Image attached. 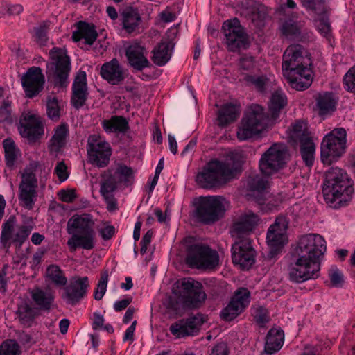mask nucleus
Returning a JSON list of instances; mask_svg holds the SVG:
<instances>
[{
	"instance_id": "obj_7",
	"label": "nucleus",
	"mask_w": 355,
	"mask_h": 355,
	"mask_svg": "<svg viewBox=\"0 0 355 355\" xmlns=\"http://www.w3.org/2000/svg\"><path fill=\"white\" fill-rule=\"evenodd\" d=\"M51 61L47 64V73L55 87H66L71 71V60L67 50L53 47L49 51Z\"/></svg>"
},
{
	"instance_id": "obj_27",
	"label": "nucleus",
	"mask_w": 355,
	"mask_h": 355,
	"mask_svg": "<svg viewBox=\"0 0 355 355\" xmlns=\"http://www.w3.org/2000/svg\"><path fill=\"white\" fill-rule=\"evenodd\" d=\"M88 96L87 75L85 71H80L72 84L71 105L76 110L80 109L85 104Z\"/></svg>"
},
{
	"instance_id": "obj_1",
	"label": "nucleus",
	"mask_w": 355,
	"mask_h": 355,
	"mask_svg": "<svg viewBox=\"0 0 355 355\" xmlns=\"http://www.w3.org/2000/svg\"><path fill=\"white\" fill-rule=\"evenodd\" d=\"M326 241L315 234L302 236L298 241L289 265V278L296 283H302L319 277L320 257L326 252Z\"/></svg>"
},
{
	"instance_id": "obj_8",
	"label": "nucleus",
	"mask_w": 355,
	"mask_h": 355,
	"mask_svg": "<svg viewBox=\"0 0 355 355\" xmlns=\"http://www.w3.org/2000/svg\"><path fill=\"white\" fill-rule=\"evenodd\" d=\"M229 207V202L223 196H201L198 198L197 216L205 223H213L222 218Z\"/></svg>"
},
{
	"instance_id": "obj_58",
	"label": "nucleus",
	"mask_w": 355,
	"mask_h": 355,
	"mask_svg": "<svg viewBox=\"0 0 355 355\" xmlns=\"http://www.w3.org/2000/svg\"><path fill=\"white\" fill-rule=\"evenodd\" d=\"M66 135H53L51 139V148L58 150L65 144Z\"/></svg>"
},
{
	"instance_id": "obj_31",
	"label": "nucleus",
	"mask_w": 355,
	"mask_h": 355,
	"mask_svg": "<svg viewBox=\"0 0 355 355\" xmlns=\"http://www.w3.org/2000/svg\"><path fill=\"white\" fill-rule=\"evenodd\" d=\"M241 105L232 103L223 104L218 110L215 123L220 128H226L239 116Z\"/></svg>"
},
{
	"instance_id": "obj_28",
	"label": "nucleus",
	"mask_w": 355,
	"mask_h": 355,
	"mask_svg": "<svg viewBox=\"0 0 355 355\" xmlns=\"http://www.w3.org/2000/svg\"><path fill=\"white\" fill-rule=\"evenodd\" d=\"M203 324L202 317L200 315L187 320H180L170 327L171 333L177 338L193 336L198 331Z\"/></svg>"
},
{
	"instance_id": "obj_19",
	"label": "nucleus",
	"mask_w": 355,
	"mask_h": 355,
	"mask_svg": "<svg viewBox=\"0 0 355 355\" xmlns=\"http://www.w3.org/2000/svg\"><path fill=\"white\" fill-rule=\"evenodd\" d=\"M311 63H304L295 67L282 70L284 76L288 80L291 87L297 90L303 91L308 89L312 82V71L308 66Z\"/></svg>"
},
{
	"instance_id": "obj_10",
	"label": "nucleus",
	"mask_w": 355,
	"mask_h": 355,
	"mask_svg": "<svg viewBox=\"0 0 355 355\" xmlns=\"http://www.w3.org/2000/svg\"><path fill=\"white\" fill-rule=\"evenodd\" d=\"M186 262L193 268L212 270L219 265V254L207 245L195 244L189 247Z\"/></svg>"
},
{
	"instance_id": "obj_62",
	"label": "nucleus",
	"mask_w": 355,
	"mask_h": 355,
	"mask_svg": "<svg viewBox=\"0 0 355 355\" xmlns=\"http://www.w3.org/2000/svg\"><path fill=\"white\" fill-rule=\"evenodd\" d=\"M210 355H228L227 346L224 343H220L212 349Z\"/></svg>"
},
{
	"instance_id": "obj_61",
	"label": "nucleus",
	"mask_w": 355,
	"mask_h": 355,
	"mask_svg": "<svg viewBox=\"0 0 355 355\" xmlns=\"http://www.w3.org/2000/svg\"><path fill=\"white\" fill-rule=\"evenodd\" d=\"M99 234L103 240H109L114 234V228L111 225L105 226L99 230Z\"/></svg>"
},
{
	"instance_id": "obj_37",
	"label": "nucleus",
	"mask_w": 355,
	"mask_h": 355,
	"mask_svg": "<svg viewBox=\"0 0 355 355\" xmlns=\"http://www.w3.org/2000/svg\"><path fill=\"white\" fill-rule=\"evenodd\" d=\"M173 46L170 42H162L157 44L152 51V60L155 64L162 67L170 60Z\"/></svg>"
},
{
	"instance_id": "obj_41",
	"label": "nucleus",
	"mask_w": 355,
	"mask_h": 355,
	"mask_svg": "<svg viewBox=\"0 0 355 355\" xmlns=\"http://www.w3.org/2000/svg\"><path fill=\"white\" fill-rule=\"evenodd\" d=\"M31 297L40 309L49 310L54 301L55 294L54 292L50 289L44 291L37 288L31 291Z\"/></svg>"
},
{
	"instance_id": "obj_34",
	"label": "nucleus",
	"mask_w": 355,
	"mask_h": 355,
	"mask_svg": "<svg viewBox=\"0 0 355 355\" xmlns=\"http://www.w3.org/2000/svg\"><path fill=\"white\" fill-rule=\"evenodd\" d=\"M121 24L123 30L128 34L139 33L142 19L137 8L129 7L121 14Z\"/></svg>"
},
{
	"instance_id": "obj_39",
	"label": "nucleus",
	"mask_w": 355,
	"mask_h": 355,
	"mask_svg": "<svg viewBox=\"0 0 355 355\" xmlns=\"http://www.w3.org/2000/svg\"><path fill=\"white\" fill-rule=\"evenodd\" d=\"M246 186L251 192L250 195L257 200V197L263 196L268 193L269 182L266 178L255 175L248 178Z\"/></svg>"
},
{
	"instance_id": "obj_12",
	"label": "nucleus",
	"mask_w": 355,
	"mask_h": 355,
	"mask_svg": "<svg viewBox=\"0 0 355 355\" xmlns=\"http://www.w3.org/2000/svg\"><path fill=\"white\" fill-rule=\"evenodd\" d=\"M288 220L284 216H279L272 224L266 235V241L270 248L268 257L273 258L279 250L287 243V229Z\"/></svg>"
},
{
	"instance_id": "obj_20",
	"label": "nucleus",
	"mask_w": 355,
	"mask_h": 355,
	"mask_svg": "<svg viewBox=\"0 0 355 355\" xmlns=\"http://www.w3.org/2000/svg\"><path fill=\"white\" fill-rule=\"evenodd\" d=\"M88 287L87 277H73L64 287L62 298L66 304L76 306L86 296Z\"/></svg>"
},
{
	"instance_id": "obj_59",
	"label": "nucleus",
	"mask_w": 355,
	"mask_h": 355,
	"mask_svg": "<svg viewBox=\"0 0 355 355\" xmlns=\"http://www.w3.org/2000/svg\"><path fill=\"white\" fill-rule=\"evenodd\" d=\"M255 60L253 57L244 56L240 59L239 67L241 69L250 71L254 67Z\"/></svg>"
},
{
	"instance_id": "obj_13",
	"label": "nucleus",
	"mask_w": 355,
	"mask_h": 355,
	"mask_svg": "<svg viewBox=\"0 0 355 355\" xmlns=\"http://www.w3.org/2000/svg\"><path fill=\"white\" fill-rule=\"evenodd\" d=\"M286 147L283 144H274L265 152L259 160V168L267 176L278 171L286 164Z\"/></svg>"
},
{
	"instance_id": "obj_33",
	"label": "nucleus",
	"mask_w": 355,
	"mask_h": 355,
	"mask_svg": "<svg viewBox=\"0 0 355 355\" xmlns=\"http://www.w3.org/2000/svg\"><path fill=\"white\" fill-rule=\"evenodd\" d=\"M95 26L88 22L79 21L76 23V29L72 33V40L75 42L85 40V43L92 45L98 37Z\"/></svg>"
},
{
	"instance_id": "obj_64",
	"label": "nucleus",
	"mask_w": 355,
	"mask_h": 355,
	"mask_svg": "<svg viewBox=\"0 0 355 355\" xmlns=\"http://www.w3.org/2000/svg\"><path fill=\"white\" fill-rule=\"evenodd\" d=\"M24 10V8L21 4L9 5L7 7V12L10 15H18Z\"/></svg>"
},
{
	"instance_id": "obj_40",
	"label": "nucleus",
	"mask_w": 355,
	"mask_h": 355,
	"mask_svg": "<svg viewBox=\"0 0 355 355\" xmlns=\"http://www.w3.org/2000/svg\"><path fill=\"white\" fill-rule=\"evenodd\" d=\"M103 129L107 133H125L129 129V123L123 116H112L109 119L101 121Z\"/></svg>"
},
{
	"instance_id": "obj_16",
	"label": "nucleus",
	"mask_w": 355,
	"mask_h": 355,
	"mask_svg": "<svg viewBox=\"0 0 355 355\" xmlns=\"http://www.w3.org/2000/svg\"><path fill=\"white\" fill-rule=\"evenodd\" d=\"M222 31L229 51L234 52L245 44V33L236 17L225 21L222 25Z\"/></svg>"
},
{
	"instance_id": "obj_22",
	"label": "nucleus",
	"mask_w": 355,
	"mask_h": 355,
	"mask_svg": "<svg viewBox=\"0 0 355 355\" xmlns=\"http://www.w3.org/2000/svg\"><path fill=\"white\" fill-rule=\"evenodd\" d=\"M325 0H302V4L307 11H311L319 17L315 19V26L318 31L324 36L330 33V24L326 15Z\"/></svg>"
},
{
	"instance_id": "obj_32",
	"label": "nucleus",
	"mask_w": 355,
	"mask_h": 355,
	"mask_svg": "<svg viewBox=\"0 0 355 355\" xmlns=\"http://www.w3.org/2000/svg\"><path fill=\"white\" fill-rule=\"evenodd\" d=\"M243 5L245 6L244 13L252 21V23L258 28H263L268 17L266 7L253 1H248Z\"/></svg>"
},
{
	"instance_id": "obj_42",
	"label": "nucleus",
	"mask_w": 355,
	"mask_h": 355,
	"mask_svg": "<svg viewBox=\"0 0 355 355\" xmlns=\"http://www.w3.org/2000/svg\"><path fill=\"white\" fill-rule=\"evenodd\" d=\"M5 153L6 165L10 169L15 167L16 160L19 155V150L15 142L10 139H6L3 141Z\"/></svg>"
},
{
	"instance_id": "obj_45",
	"label": "nucleus",
	"mask_w": 355,
	"mask_h": 355,
	"mask_svg": "<svg viewBox=\"0 0 355 355\" xmlns=\"http://www.w3.org/2000/svg\"><path fill=\"white\" fill-rule=\"evenodd\" d=\"M12 105V101L8 96L0 103V123L10 125L13 123Z\"/></svg>"
},
{
	"instance_id": "obj_11",
	"label": "nucleus",
	"mask_w": 355,
	"mask_h": 355,
	"mask_svg": "<svg viewBox=\"0 0 355 355\" xmlns=\"http://www.w3.org/2000/svg\"><path fill=\"white\" fill-rule=\"evenodd\" d=\"M346 135H325L320 147V159L325 165L336 162L346 152Z\"/></svg>"
},
{
	"instance_id": "obj_36",
	"label": "nucleus",
	"mask_w": 355,
	"mask_h": 355,
	"mask_svg": "<svg viewBox=\"0 0 355 355\" xmlns=\"http://www.w3.org/2000/svg\"><path fill=\"white\" fill-rule=\"evenodd\" d=\"M118 184L119 180L111 175L101 183L100 192L107 203V209L110 211L116 209L117 204L113 192L116 189Z\"/></svg>"
},
{
	"instance_id": "obj_47",
	"label": "nucleus",
	"mask_w": 355,
	"mask_h": 355,
	"mask_svg": "<svg viewBox=\"0 0 355 355\" xmlns=\"http://www.w3.org/2000/svg\"><path fill=\"white\" fill-rule=\"evenodd\" d=\"M244 80L248 85L253 86L258 92H264L266 89V85L268 79L266 76H256L247 74L244 77Z\"/></svg>"
},
{
	"instance_id": "obj_55",
	"label": "nucleus",
	"mask_w": 355,
	"mask_h": 355,
	"mask_svg": "<svg viewBox=\"0 0 355 355\" xmlns=\"http://www.w3.org/2000/svg\"><path fill=\"white\" fill-rule=\"evenodd\" d=\"M329 279L334 286H342L344 282V278L342 272L336 266L331 267L329 273Z\"/></svg>"
},
{
	"instance_id": "obj_25",
	"label": "nucleus",
	"mask_w": 355,
	"mask_h": 355,
	"mask_svg": "<svg viewBox=\"0 0 355 355\" xmlns=\"http://www.w3.org/2000/svg\"><path fill=\"white\" fill-rule=\"evenodd\" d=\"M125 56L129 65L135 71H141L150 66L146 57V49L139 42H135L128 46Z\"/></svg>"
},
{
	"instance_id": "obj_52",
	"label": "nucleus",
	"mask_w": 355,
	"mask_h": 355,
	"mask_svg": "<svg viewBox=\"0 0 355 355\" xmlns=\"http://www.w3.org/2000/svg\"><path fill=\"white\" fill-rule=\"evenodd\" d=\"M109 279L108 272L104 271L101 274V279L97 284L96 288L94 292V298L96 300H100L104 296L106 290Z\"/></svg>"
},
{
	"instance_id": "obj_2",
	"label": "nucleus",
	"mask_w": 355,
	"mask_h": 355,
	"mask_svg": "<svg viewBox=\"0 0 355 355\" xmlns=\"http://www.w3.org/2000/svg\"><path fill=\"white\" fill-rule=\"evenodd\" d=\"M260 221L259 216L250 210L241 213L233 222L230 234L235 240L232 246V258L234 264L249 269L255 261V251L248 236Z\"/></svg>"
},
{
	"instance_id": "obj_51",
	"label": "nucleus",
	"mask_w": 355,
	"mask_h": 355,
	"mask_svg": "<svg viewBox=\"0 0 355 355\" xmlns=\"http://www.w3.org/2000/svg\"><path fill=\"white\" fill-rule=\"evenodd\" d=\"M133 174L132 169L122 164H118L112 177H116L119 180V183L127 182Z\"/></svg>"
},
{
	"instance_id": "obj_56",
	"label": "nucleus",
	"mask_w": 355,
	"mask_h": 355,
	"mask_svg": "<svg viewBox=\"0 0 355 355\" xmlns=\"http://www.w3.org/2000/svg\"><path fill=\"white\" fill-rule=\"evenodd\" d=\"M291 129L288 130L286 133H308V125L304 120L296 121L291 125Z\"/></svg>"
},
{
	"instance_id": "obj_14",
	"label": "nucleus",
	"mask_w": 355,
	"mask_h": 355,
	"mask_svg": "<svg viewBox=\"0 0 355 355\" xmlns=\"http://www.w3.org/2000/svg\"><path fill=\"white\" fill-rule=\"evenodd\" d=\"M87 154L90 164L102 168L108 164L112 148L99 135H90L88 138Z\"/></svg>"
},
{
	"instance_id": "obj_17",
	"label": "nucleus",
	"mask_w": 355,
	"mask_h": 355,
	"mask_svg": "<svg viewBox=\"0 0 355 355\" xmlns=\"http://www.w3.org/2000/svg\"><path fill=\"white\" fill-rule=\"evenodd\" d=\"M183 291L182 302L189 308H198L205 301L207 295L200 282L191 278H184L180 281Z\"/></svg>"
},
{
	"instance_id": "obj_60",
	"label": "nucleus",
	"mask_w": 355,
	"mask_h": 355,
	"mask_svg": "<svg viewBox=\"0 0 355 355\" xmlns=\"http://www.w3.org/2000/svg\"><path fill=\"white\" fill-rule=\"evenodd\" d=\"M60 199L64 202H71L76 198L75 190H61L58 193Z\"/></svg>"
},
{
	"instance_id": "obj_15",
	"label": "nucleus",
	"mask_w": 355,
	"mask_h": 355,
	"mask_svg": "<svg viewBox=\"0 0 355 355\" xmlns=\"http://www.w3.org/2000/svg\"><path fill=\"white\" fill-rule=\"evenodd\" d=\"M37 180L31 168H26L21 173L19 184V199L22 207L28 209L33 208L37 198Z\"/></svg>"
},
{
	"instance_id": "obj_63",
	"label": "nucleus",
	"mask_w": 355,
	"mask_h": 355,
	"mask_svg": "<svg viewBox=\"0 0 355 355\" xmlns=\"http://www.w3.org/2000/svg\"><path fill=\"white\" fill-rule=\"evenodd\" d=\"M137 324V321L134 320L131 325L126 329L124 336H123V341H131L132 342L134 340V332L135 331V327Z\"/></svg>"
},
{
	"instance_id": "obj_6",
	"label": "nucleus",
	"mask_w": 355,
	"mask_h": 355,
	"mask_svg": "<svg viewBox=\"0 0 355 355\" xmlns=\"http://www.w3.org/2000/svg\"><path fill=\"white\" fill-rule=\"evenodd\" d=\"M34 227L31 218L19 224L15 216H10L2 224L0 243L4 248H9L13 244L19 250L28 240Z\"/></svg>"
},
{
	"instance_id": "obj_29",
	"label": "nucleus",
	"mask_w": 355,
	"mask_h": 355,
	"mask_svg": "<svg viewBox=\"0 0 355 355\" xmlns=\"http://www.w3.org/2000/svg\"><path fill=\"white\" fill-rule=\"evenodd\" d=\"M304 49L300 44H291L287 47L283 55L282 70L295 67L304 63H311L310 58L304 56Z\"/></svg>"
},
{
	"instance_id": "obj_4",
	"label": "nucleus",
	"mask_w": 355,
	"mask_h": 355,
	"mask_svg": "<svg viewBox=\"0 0 355 355\" xmlns=\"http://www.w3.org/2000/svg\"><path fill=\"white\" fill-rule=\"evenodd\" d=\"M239 164L232 156L224 162L213 159L196 175V182L202 188L219 187L233 179L239 171Z\"/></svg>"
},
{
	"instance_id": "obj_26",
	"label": "nucleus",
	"mask_w": 355,
	"mask_h": 355,
	"mask_svg": "<svg viewBox=\"0 0 355 355\" xmlns=\"http://www.w3.org/2000/svg\"><path fill=\"white\" fill-rule=\"evenodd\" d=\"M100 76L112 85L121 84L125 78V70L116 58H112L103 63L101 67Z\"/></svg>"
},
{
	"instance_id": "obj_38",
	"label": "nucleus",
	"mask_w": 355,
	"mask_h": 355,
	"mask_svg": "<svg viewBox=\"0 0 355 355\" xmlns=\"http://www.w3.org/2000/svg\"><path fill=\"white\" fill-rule=\"evenodd\" d=\"M284 332L280 329H270L266 336L264 351L261 355H272L282 347Z\"/></svg>"
},
{
	"instance_id": "obj_18",
	"label": "nucleus",
	"mask_w": 355,
	"mask_h": 355,
	"mask_svg": "<svg viewBox=\"0 0 355 355\" xmlns=\"http://www.w3.org/2000/svg\"><path fill=\"white\" fill-rule=\"evenodd\" d=\"M21 86L28 98H33L43 90L45 84V76L39 67H31L21 78Z\"/></svg>"
},
{
	"instance_id": "obj_24",
	"label": "nucleus",
	"mask_w": 355,
	"mask_h": 355,
	"mask_svg": "<svg viewBox=\"0 0 355 355\" xmlns=\"http://www.w3.org/2000/svg\"><path fill=\"white\" fill-rule=\"evenodd\" d=\"M315 109L322 119L331 116L336 110L338 96L329 91H322L315 96Z\"/></svg>"
},
{
	"instance_id": "obj_57",
	"label": "nucleus",
	"mask_w": 355,
	"mask_h": 355,
	"mask_svg": "<svg viewBox=\"0 0 355 355\" xmlns=\"http://www.w3.org/2000/svg\"><path fill=\"white\" fill-rule=\"evenodd\" d=\"M55 173L57 175L61 182L65 181L68 178L69 172L67 171V167L63 162L58 163L55 168Z\"/></svg>"
},
{
	"instance_id": "obj_3",
	"label": "nucleus",
	"mask_w": 355,
	"mask_h": 355,
	"mask_svg": "<svg viewBox=\"0 0 355 355\" xmlns=\"http://www.w3.org/2000/svg\"><path fill=\"white\" fill-rule=\"evenodd\" d=\"M322 193L326 203L331 207L338 209L352 200L353 181L344 169L331 167L326 172Z\"/></svg>"
},
{
	"instance_id": "obj_23",
	"label": "nucleus",
	"mask_w": 355,
	"mask_h": 355,
	"mask_svg": "<svg viewBox=\"0 0 355 355\" xmlns=\"http://www.w3.org/2000/svg\"><path fill=\"white\" fill-rule=\"evenodd\" d=\"M289 142L293 147L299 146L304 163L306 166L311 167L315 159V145L309 135H291Z\"/></svg>"
},
{
	"instance_id": "obj_30",
	"label": "nucleus",
	"mask_w": 355,
	"mask_h": 355,
	"mask_svg": "<svg viewBox=\"0 0 355 355\" xmlns=\"http://www.w3.org/2000/svg\"><path fill=\"white\" fill-rule=\"evenodd\" d=\"M287 104V96L282 90L277 89L272 93L268 103V113L266 114L273 125L277 123L282 110Z\"/></svg>"
},
{
	"instance_id": "obj_50",
	"label": "nucleus",
	"mask_w": 355,
	"mask_h": 355,
	"mask_svg": "<svg viewBox=\"0 0 355 355\" xmlns=\"http://www.w3.org/2000/svg\"><path fill=\"white\" fill-rule=\"evenodd\" d=\"M343 85L347 92L355 94V64L343 76Z\"/></svg>"
},
{
	"instance_id": "obj_9",
	"label": "nucleus",
	"mask_w": 355,
	"mask_h": 355,
	"mask_svg": "<svg viewBox=\"0 0 355 355\" xmlns=\"http://www.w3.org/2000/svg\"><path fill=\"white\" fill-rule=\"evenodd\" d=\"M273 125L264 113V108L258 104H252L246 109L239 129L242 133H262Z\"/></svg>"
},
{
	"instance_id": "obj_48",
	"label": "nucleus",
	"mask_w": 355,
	"mask_h": 355,
	"mask_svg": "<svg viewBox=\"0 0 355 355\" xmlns=\"http://www.w3.org/2000/svg\"><path fill=\"white\" fill-rule=\"evenodd\" d=\"M256 202L260 206L263 211H270L275 209L279 205V200L270 193H266L263 196L257 197Z\"/></svg>"
},
{
	"instance_id": "obj_46",
	"label": "nucleus",
	"mask_w": 355,
	"mask_h": 355,
	"mask_svg": "<svg viewBox=\"0 0 355 355\" xmlns=\"http://www.w3.org/2000/svg\"><path fill=\"white\" fill-rule=\"evenodd\" d=\"M282 33L286 37L298 40L300 37V28L296 21L285 20L281 26Z\"/></svg>"
},
{
	"instance_id": "obj_21",
	"label": "nucleus",
	"mask_w": 355,
	"mask_h": 355,
	"mask_svg": "<svg viewBox=\"0 0 355 355\" xmlns=\"http://www.w3.org/2000/svg\"><path fill=\"white\" fill-rule=\"evenodd\" d=\"M250 301V291L245 288H239L230 302L222 311V318L227 321L234 320L249 305Z\"/></svg>"
},
{
	"instance_id": "obj_35",
	"label": "nucleus",
	"mask_w": 355,
	"mask_h": 355,
	"mask_svg": "<svg viewBox=\"0 0 355 355\" xmlns=\"http://www.w3.org/2000/svg\"><path fill=\"white\" fill-rule=\"evenodd\" d=\"M19 125L26 133H44L41 117L31 111L24 112L19 118Z\"/></svg>"
},
{
	"instance_id": "obj_49",
	"label": "nucleus",
	"mask_w": 355,
	"mask_h": 355,
	"mask_svg": "<svg viewBox=\"0 0 355 355\" xmlns=\"http://www.w3.org/2000/svg\"><path fill=\"white\" fill-rule=\"evenodd\" d=\"M50 28V21L46 20L44 21L40 24L39 26L34 28L35 34L33 35L35 40L40 45H46L48 41V31Z\"/></svg>"
},
{
	"instance_id": "obj_44",
	"label": "nucleus",
	"mask_w": 355,
	"mask_h": 355,
	"mask_svg": "<svg viewBox=\"0 0 355 355\" xmlns=\"http://www.w3.org/2000/svg\"><path fill=\"white\" fill-rule=\"evenodd\" d=\"M46 105L48 117L53 121H58L60 117L62 101L54 94L49 95Z\"/></svg>"
},
{
	"instance_id": "obj_54",
	"label": "nucleus",
	"mask_w": 355,
	"mask_h": 355,
	"mask_svg": "<svg viewBox=\"0 0 355 355\" xmlns=\"http://www.w3.org/2000/svg\"><path fill=\"white\" fill-rule=\"evenodd\" d=\"M252 314L256 322L261 327H263L269 320L267 311L263 307L254 309Z\"/></svg>"
},
{
	"instance_id": "obj_5",
	"label": "nucleus",
	"mask_w": 355,
	"mask_h": 355,
	"mask_svg": "<svg viewBox=\"0 0 355 355\" xmlns=\"http://www.w3.org/2000/svg\"><path fill=\"white\" fill-rule=\"evenodd\" d=\"M94 221L89 214L73 215L67 222V232L71 235L67 244L71 252L80 248L92 250L96 245Z\"/></svg>"
},
{
	"instance_id": "obj_43",
	"label": "nucleus",
	"mask_w": 355,
	"mask_h": 355,
	"mask_svg": "<svg viewBox=\"0 0 355 355\" xmlns=\"http://www.w3.org/2000/svg\"><path fill=\"white\" fill-rule=\"evenodd\" d=\"M46 277L57 286H66L67 279L61 268L55 264L50 265L46 270Z\"/></svg>"
},
{
	"instance_id": "obj_53",
	"label": "nucleus",
	"mask_w": 355,
	"mask_h": 355,
	"mask_svg": "<svg viewBox=\"0 0 355 355\" xmlns=\"http://www.w3.org/2000/svg\"><path fill=\"white\" fill-rule=\"evenodd\" d=\"M19 345L13 340H8L0 345V355H19Z\"/></svg>"
}]
</instances>
